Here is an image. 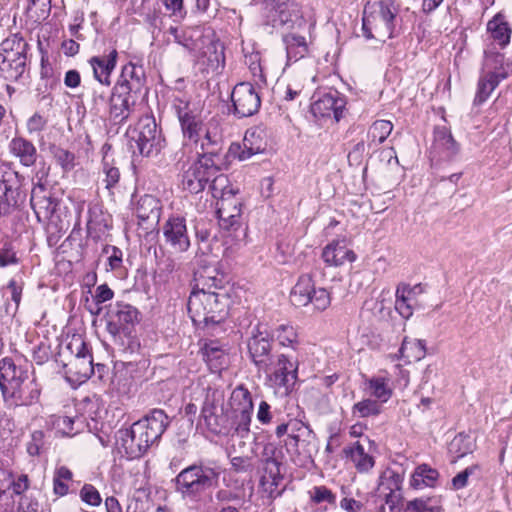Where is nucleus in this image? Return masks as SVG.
Segmentation results:
<instances>
[{"mask_svg": "<svg viewBox=\"0 0 512 512\" xmlns=\"http://www.w3.org/2000/svg\"><path fill=\"white\" fill-rule=\"evenodd\" d=\"M221 468L215 462L196 461L184 467L172 480L175 492L183 501L200 509L213 502Z\"/></svg>", "mask_w": 512, "mask_h": 512, "instance_id": "f257e3e1", "label": "nucleus"}, {"mask_svg": "<svg viewBox=\"0 0 512 512\" xmlns=\"http://www.w3.org/2000/svg\"><path fill=\"white\" fill-rule=\"evenodd\" d=\"M231 304L227 291H206L192 288L187 308L195 325L204 327L222 323L229 313Z\"/></svg>", "mask_w": 512, "mask_h": 512, "instance_id": "f03ea898", "label": "nucleus"}, {"mask_svg": "<svg viewBox=\"0 0 512 512\" xmlns=\"http://www.w3.org/2000/svg\"><path fill=\"white\" fill-rule=\"evenodd\" d=\"M226 176L219 175L212 180L210 188L217 201L216 214L219 227L226 231H236L241 226L242 202L236 198L239 189L228 185Z\"/></svg>", "mask_w": 512, "mask_h": 512, "instance_id": "7ed1b4c3", "label": "nucleus"}, {"mask_svg": "<svg viewBox=\"0 0 512 512\" xmlns=\"http://www.w3.org/2000/svg\"><path fill=\"white\" fill-rule=\"evenodd\" d=\"M377 9L367 13L364 10L362 19V30L364 36L368 39H385L393 38L395 34L398 6L394 0H380L376 3Z\"/></svg>", "mask_w": 512, "mask_h": 512, "instance_id": "20e7f679", "label": "nucleus"}, {"mask_svg": "<svg viewBox=\"0 0 512 512\" xmlns=\"http://www.w3.org/2000/svg\"><path fill=\"white\" fill-rule=\"evenodd\" d=\"M27 42L18 34L0 45V76L9 82L18 81L26 71Z\"/></svg>", "mask_w": 512, "mask_h": 512, "instance_id": "39448f33", "label": "nucleus"}, {"mask_svg": "<svg viewBox=\"0 0 512 512\" xmlns=\"http://www.w3.org/2000/svg\"><path fill=\"white\" fill-rule=\"evenodd\" d=\"M264 24L277 26H301L305 24L300 4L295 0H262Z\"/></svg>", "mask_w": 512, "mask_h": 512, "instance_id": "423d86ee", "label": "nucleus"}, {"mask_svg": "<svg viewBox=\"0 0 512 512\" xmlns=\"http://www.w3.org/2000/svg\"><path fill=\"white\" fill-rule=\"evenodd\" d=\"M129 148L133 156L155 157L161 149L160 134L157 123L151 116L140 118L137 127L132 132Z\"/></svg>", "mask_w": 512, "mask_h": 512, "instance_id": "0eeeda50", "label": "nucleus"}, {"mask_svg": "<svg viewBox=\"0 0 512 512\" xmlns=\"http://www.w3.org/2000/svg\"><path fill=\"white\" fill-rule=\"evenodd\" d=\"M484 55L485 65L487 67H491L493 70L483 72L480 75L473 100V104L475 106L482 105L486 102L500 82L508 77V72L502 68L504 60V55L502 53L486 50Z\"/></svg>", "mask_w": 512, "mask_h": 512, "instance_id": "6e6552de", "label": "nucleus"}, {"mask_svg": "<svg viewBox=\"0 0 512 512\" xmlns=\"http://www.w3.org/2000/svg\"><path fill=\"white\" fill-rule=\"evenodd\" d=\"M290 302L295 307L312 305L314 310L324 311L330 306V293L325 288H316L309 274L301 275L290 292Z\"/></svg>", "mask_w": 512, "mask_h": 512, "instance_id": "1a4fd4ad", "label": "nucleus"}, {"mask_svg": "<svg viewBox=\"0 0 512 512\" xmlns=\"http://www.w3.org/2000/svg\"><path fill=\"white\" fill-rule=\"evenodd\" d=\"M200 421H203L207 429L222 436H228V408L224 406V396L217 390L208 391L204 399Z\"/></svg>", "mask_w": 512, "mask_h": 512, "instance_id": "9d476101", "label": "nucleus"}, {"mask_svg": "<svg viewBox=\"0 0 512 512\" xmlns=\"http://www.w3.org/2000/svg\"><path fill=\"white\" fill-rule=\"evenodd\" d=\"M265 374L276 394L288 396L297 380L298 363L292 361L286 354H277L272 369Z\"/></svg>", "mask_w": 512, "mask_h": 512, "instance_id": "9b49d317", "label": "nucleus"}, {"mask_svg": "<svg viewBox=\"0 0 512 512\" xmlns=\"http://www.w3.org/2000/svg\"><path fill=\"white\" fill-rule=\"evenodd\" d=\"M170 424L168 415L162 409H152L143 418L132 424L138 436V441L144 444L146 450L157 443Z\"/></svg>", "mask_w": 512, "mask_h": 512, "instance_id": "f8f14e48", "label": "nucleus"}, {"mask_svg": "<svg viewBox=\"0 0 512 512\" xmlns=\"http://www.w3.org/2000/svg\"><path fill=\"white\" fill-rule=\"evenodd\" d=\"M139 311L136 307L117 302L107 313V332L116 342L122 335L130 337L132 329L139 322Z\"/></svg>", "mask_w": 512, "mask_h": 512, "instance_id": "ddd939ff", "label": "nucleus"}, {"mask_svg": "<svg viewBox=\"0 0 512 512\" xmlns=\"http://www.w3.org/2000/svg\"><path fill=\"white\" fill-rule=\"evenodd\" d=\"M249 357L258 371L269 373L276 355L272 349V337L267 331L252 332L247 341Z\"/></svg>", "mask_w": 512, "mask_h": 512, "instance_id": "4468645a", "label": "nucleus"}, {"mask_svg": "<svg viewBox=\"0 0 512 512\" xmlns=\"http://www.w3.org/2000/svg\"><path fill=\"white\" fill-rule=\"evenodd\" d=\"M219 170L214 162H184L182 167V186L184 190L197 194L204 190L207 183L216 176Z\"/></svg>", "mask_w": 512, "mask_h": 512, "instance_id": "2eb2a0df", "label": "nucleus"}, {"mask_svg": "<svg viewBox=\"0 0 512 512\" xmlns=\"http://www.w3.org/2000/svg\"><path fill=\"white\" fill-rule=\"evenodd\" d=\"M66 349L72 354L67 363H63L65 373L75 375L78 379H87L94 374L93 357L87 344L80 338L73 339Z\"/></svg>", "mask_w": 512, "mask_h": 512, "instance_id": "dca6fc26", "label": "nucleus"}, {"mask_svg": "<svg viewBox=\"0 0 512 512\" xmlns=\"http://www.w3.org/2000/svg\"><path fill=\"white\" fill-rule=\"evenodd\" d=\"M310 110L315 118H331L338 122L346 106L345 97L335 89L314 93Z\"/></svg>", "mask_w": 512, "mask_h": 512, "instance_id": "f3484780", "label": "nucleus"}, {"mask_svg": "<svg viewBox=\"0 0 512 512\" xmlns=\"http://www.w3.org/2000/svg\"><path fill=\"white\" fill-rule=\"evenodd\" d=\"M122 95L126 94L135 99L147 94L146 76L142 66L128 63L122 67L121 74L112 88Z\"/></svg>", "mask_w": 512, "mask_h": 512, "instance_id": "a211bd4d", "label": "nucleus"}, {"mask_svg": "<svg viewBox=\"0 0 512 512\" xmlns=\"http://www.w3.org/2000/svg\"><path fill=\"white\" fill-rule=\"evenodd\" d=\"M231 100L234 114L239 118L256 114L261 107V98L254 86L248 82L238 83L232 90Z\"/></svg>", "mask_w": 512, "mask_h": 512, "instance_id": "6ab92c4d", "label": "nucleus"}, {"mask_svg": "<svg viewBox=\"0 0 512 512\" xmlns=\"http://www.w3.org/2000/svg\"><path fill=\"white\" fill-rule=\"evenodd\" d=\"M28 380L27 371L18 367L12 358L5 357L0 361V390L4 402L15 393V390Z\"/></svg>", "mask_w": 512, "mask_h": 512, "instance_id": "aec40b11", "label": "nucleus"}, {"mask_svg": "<svg viewBox=\"0 0 512 512\" xmlns=\"http://www.w3.org/2000/svg\"><path fill=\"white\" fill-rule=\"evenodd\" d=\"M163 235L166 242L179 252H186L190 247V239L184 217H170L163 225Z\"/></svg>", "mask_w": 512, "mask_h": 512, "instance_id": "412c9836", "label": "nucleus"}, {"mask_svg": "<svg viewBox=\"0 0 512 512\" xmlns=\"http://www.w3.org/2000/svg\"><path fill=\"white\" fill-rule=\"evenodd\" d=\"M117 59L118 52L116 48H112L107 53L93 56L88 60L93 77L99 84L111 86V74L116 67Z\"/></svg>", "mask_w": 512, "mask_h": 512, "instance_id": "4be33fe9", "label": "nucleus"}, {"mask_svg": "<svg viewBox=\"0 0 512 512\" xmlns=\"http://www.w3.org/2000/svg\"><path fill=\"white\" fill-rule=\"evenodd\" d=\"M30 202L40 222L50 219L58 206L57 198L41 185L32 190Z\"/></svg>", "mask_w": 512, "mask_h": 512, "instance_id": "5701e85b", "label": "nucleus"}, {"mask_svg": "<svg viewBox=\"0 0 512 512\" xmlns=\"http://www.w3.org/2000/svg\"><path fill=\"white\" fill-rule=\"evenodd\" d=\"M115 445L118 452L128 459L139 458L147 452L143 443L140 447L138 436L132 427L120 429L116 432Z\"/></svg>", "mask_w": 512, "mask_h": 512, "instance_id": "b1692460", "label": "nucleus"}, {"mask_svg": "<svg viewBox=\"0 0 512 512\" xmlns=\"http://www.w3.org/2000/svg\"><path fill=\"white\" fill-rule=\"evenodd\" d=\"M322 259L328 266L340 267L346 263L354 262L356 254L348 247L344 239L335 240L324 247Z\"/></svg>", "mask_w": 512, "mask_h": 512, "instance_id": "393cba45", "label": "nucleus"}, {"mask_svg": "<svg viewBox=\"0 0 512 512\" xmlns=\"http://www.w3.org/2000/svg\"><path fill=\"white\" fill-rule=\"evenodd\" d=\"M195 55L212 71H218L224 67V47L218 40H213L209 36Z\"/></svg>", "mask_w": 512, "mask_h": 512, "instance_id": "a878e982", "label": "nucleus"}, {"mask_svg": "<svg viewBox=\"0 0 512 512\" xmlns=\"http://www.w3.org/2000/svg\"><path fill=\"white\" fill-rule=\"evenodd\" d=\"M137 99L121 92L111 89L109 98V115L110 119L115 123L124 122L130 115L131 111L137 103Z\"/></svg>", "mask_w": 512, "mask_h": 512, "instance_id": "bb28decb", "label": "nucleus"}, {"mask_svg": "<svg viewBox=\"0 0 512 512\" xmlns=\"http://www.w3.org/2000/svg\"><path fill=\"white\" fill-rule=\"evenodd\" d=\"M170 34L173 35L174 40L185 47L190 52H196L200 50L201 45L208 37L204 35L203 29L200 26L177 28L171 27Z\"/></svg>", "mask_w": 512, "mask_h": 512, "instance_id": "cd10ccee", "label": "nucleus"}, {"mask_svg": "<svg viewBox=\"0 0 512 512\" xmlns=\"http://www.w3.org/2000/svg\"><path fill=\"white\" fill-rule=\"evenodd\" d=\"M487 32L500 49L506 48L511 40L512 26L506 16L499 12L494 15L487 23Z\"/></svg>", "mask_w": 512, "mask_h": 512, "instance_id": "c85d7f7f", "label": "nucleus"}, {"mask_svg": "<svg viewBox=\"0 0 512 512\" xmlns=\"http://www.w3.org/2000/svg\"><path fill=\"white\" fill-rule=\"evenodd\" d=\"M283 480L284 477L280 470H272L271 474L268 471H263L259 481V488L269 501H273L280 497L285 490V486L282 485Z\"/></svg>", "mask_w": 512, "mask_h": 512, "instance_id": "c756f323", "label": "nucleus"}, {"mask_svg": "<svg viewBox=\"0 0 512 512\" xmlns=\"http://www.w3.org/2000/svg\"><path fill=\"white\" fill-rule=\"evenodd\" d=\"M40 386L33 379L24 381L23 385L15 390V393L8 397V402L15 406H29L38 402L40 397Z\"/></svg>", "mask_w": 512, "mask_h": 512, "instance_id": "7c9ffc66", "label": "nucleus"}, {"mask_svg": "<svg viewBox=\"0 0 512 512\" xmlns=\"http://www.w3.org/2000/svg\"><path fill=\"white\" fill-rule=\"evenodd\" d=\"M252 414L253 411L228 409V421L231 426L227 429L228 436L246 438L250 432Z\"/></svg>", "mask_w": 512, "mask_h": 512, "instance_id": "2f4dec72", "label": "nucleus"}, {"mask_svg": "<svg viewBox=\"0 0 512 512\" xmlns=\"http://www.w3.org/2000/svg\"><path fill=\"white\" fill-rule=\"evenodd\" d=\"M343 452L347 458L351 459L360 473L368 472L375 464L374 458L365 452L360 442H355L353 445L345 447Z\"/></svg>", "mask_w": 512, "mask_h": 512, "instance_id": "473e14b6", "label": "nucleus"}, {"mask_svg": "<svg viewBox=\"0 0 512 512\" xmlns=\"http://www.w3.org/2000/svg\"><path fill=\"white\" fill-rule=\"evenodd\" d=\"M439 478V472L428 464L418 465L410 479V485L414 489H423L425 487H435Z\"/></svg>", "mask_w": 512, "mask_h": 512, "instance_id": "72a5a7b5", "label": "nucleus"}, {"mask_svg": "<svg viewBox=\"0 0 512 512\" xmlns=\"http://www.w3.org/2000/svg\"><path fill=\"white\" fill-rule=\"evenodd\" d=\"M285 44L287 61L297 62L302 59L308 52V44L304 36L289 33L283 36Z\"/></svg>", "mask_w": 512, "mask_h": 512, "instance_id": "f704fd0d", "label": "nucleus"}, {"mask_svg": "<svg viewBox=\"0 0 512 512\" xmlns=\"http://www.w3.org/2000/svg\"><path fill=\"white\" fill-rule=\"evenodd\" d=\"M425 353L424 341L418 339L409 340L405 337L398 353L393 356V359H405L406 363H410L412 360H421L425 356Z\"/></svg>", "mask_w": 512, "mask_h": 512, "instance_id": "c9c22d12", "label": "nucleus"}, {"mask_svg": "<svg viewBox=\"0 0 512 512\" xmlns=\"http://www.w3.org/2000/svg\"><path fill=\"white\" fill-rule=\"evenodd\" d=\"M135 210L140 221H158L160 216L159 201L154 196L148 194L140 197Z\"/></svg>", "mask_w": 512, "mask_h": 512, "instance_id": "e433bc0d", "label": "nucleus"}, {"mask_svg": "<svg viewBox=\"0 0 512 512\" xmlns=\"http://www.w3.org/2000/svg\"><path fill=\"white\" fill-rule=\"evenodd\" d=\"M110 86L97 84L91 88L88 100L90 112L94 115H100L106 110L111 94Z\"/></svg>", "mask_w": 512, "mask_h": 512, "instance_id": "4c0bfd02", "label": "nucleus"}, {"mask_svg": "<svg viewBox=\"0 0 512 512\" xmlns=\"http://www.w3.org/2000/svg\"><path fill=\"white\" fill-rule=\"evenodd\" d=\"M284 454L281 447L274 443H267L264 445L262 451V470L268 471L271 474L272 470H280L283 465Z\"/></svg>", "mask_w": 512, "mask_h": 512, "instance_id": "58836bf2", "label": "nucleus"}, {"mask_svg": "<svg viewBox=\"0 0 512 512\" xmlns=\"http://www.w3.org/2000/svg\"><path fill=\"white\" fill-rule=\"evenodd\" d=\"M405 512H443L440 497H420L410 500L405 505Z\"/></svg>", "mask_w": 512, "mask_h": 512, "instance_id": "ea45409f", "label": "nucleus"}, {"mask_svg": "<svg viewBox=\"0 0 512 512\" xmlns=\"http://www.w3.org/2000/svg\"><path fill=\"white\" fill-rule=\"evenodd\" d=\"M369 394L376 398L381 405L392 396L393 391L389 386V380L383 377H373L367 381Z\"/></svg>", "mask_w": 512, "mask_h": 512, "instance_id": "a19ab883", "label": "nucleus"}, {"mask_svg": "<svg viewBox=\"0 0 512 512\" xmlns=\"http://www.w3.org/2000/svg\"><path fill=\"white\" fill-rule=\"evenodd\" d=\"M202 351L203 357L211 369L219 370L225 364L226 354L217 342L206 343Z\"/></svg>", "mask_w": 512, "mask_h": 512, "instance_id": "79ce46f5", "label": "nucleus"}, {"mask_svg": "<svg viewBox=\"0 0 512 512\" xmlns=\"http://www.w3.org/2000/svg\"><path fill=\"white\" fill-rule=\"evenodd\" d=\"M230 410L253 411V401L249 390L243 385L237 386L231 393L229 399Z\"/></svg>", "mask_w": 512, "mask_h": 512, "instance_id": "37998d69", "label": "nucleus"}, {"mask_svg": "<svg viewBox=\"0 0 512 512\" xmlns=\"http://www.w3.org/2000/svg\"><path fill=\"white\" fill-rule=\"evenodd\" d=\"M19 192L6 180H0V217L8 214L18 203Z\"/></svg>", "mask_w": 512, "mask_h": 512, "instance_id": "c03bdc74", "label": "nucleus"}, {"mask_svg": "<svg viewBox=\"0 0 512 512\" xmlns=\"http://www.w3.org/2000/svg\"><path fill=\"white\" fill-rule=\"evenodd\" d=\"M393 130V124L388 120L375 121L368 131L370 139L369 148H373L377 144L384 142Z\"/></svg>", "mask_w": 512, "mask_h": 512, "instance_id": "a18cd8bd", "label": "nucleus"}, {"mask_svg": "<svg viewBox=\"0 0 512 512\" xmlns=\"http://www.w3.org/2000/svg\"><path fill=\"white\" fill-rule=\"evenodd\" d=\"M382 412V405L373 399H364L352 407V415L358 418L377 416Z\"/></svg>", "mask_w": 512, "mask_h": 512, "instance_id": "49530a36", "label": "nucleus"}, {"mask_svg": "<svg viewBox=\"0 0 512 512\" xmlns=\"http://www.w3.org/2000/svg\"><path fill=\"white\" fill-rule=\"evenodd\" d=\"M73 474L66 466H60L55 469L53 476V491L58 496H64L68 493V482L72 480Z\"/></svg>", "mask_w": 512, "mask_h": 512, "instance_id": "de8ad7c7", "label": "nucleus"}, {"mask_svg": "<svg viewBox=\"0 0 512 512\" xmlns=\"http://www.w3.org/2000/svg\"><path fill=\"white\" fill-rule=\"evenodd\" d=\"M224 273L220 270L218 263L201 266L194 274V286L198 290H206V285L214 275Z\"/></svg>", "mask_w": 512, "mask_h": 512, "instance_id": "09e8293b", "label": "nucleus"}, {"mask_svg": "<svg viewBox=\"0 0 512 512\" xmlns=\"http://www.w3.org/2000/svg\"><path fill=\"white\" fill-rule=\"evenodd\" d=\"M244 148L242 149L239 144H232L228 150L226 158L229 160L230 158H235L238 156V160H246L258 153H260V148H254L252 146V142L248 137V133H246L243 140Z\"/></svg>", "mask_w": 512, "mask_h": 512, "instance_id": "8fccbe9b", "label": "nucleus"}, {"mask_svg": "<svg viewBox=\"0 0 512 512\" xmlns=\"http://www.w3.org/2000/svg\"><path fill=\"white\" fill-rule=\"evenodd\" d=\"M9 149L10 152L18 158L33 157L36 154L34 144L23 137H14L10 141Z\"/></svg>", "mask_w": 512, "mask_h": 512, "instance_id": "3c124183", "label": "nucleus"}, {"mask_svg": "<svg viewBox=\"0 0 512 512\" xmlns=\"http://www.w3.org/2000/svg\"><path fill=\"white\" fill-rule=\"evenodd\" d=\"M435 142L438 148L447 152V156L451 157L458 151V145L451 133L445 128H437L435 130Z\"/></svg>", "mask_w": 512, "mask_h": 512, "instance_id": "603ef678", "label": "nucleus"}, {"mask_svg": "<svg viewBox=\"0 0 512 512\" xmlns=\"http://www.w3.org/2000/svg\"><path fill=\"white\" fill-rule=\"evenodd\" d=\"M271 337H276L279 344L284 347H294L298 343L297 332L291 325H279L274 329Z\"/></svg>", "mask_w": 512, "mask_h": 512, "instance_id": "864d4df0", "label": "nucleus"}, {"mask_svg": "<svg viewBox=\"0 0 512 512\" xmlns=\"http://www.w3.org/2000/svg\"><path fill=\"white\" fill-rule=\"evenodd\" d=\"M403 477L392 469L385 470L380 476L379 490L401 491Z\"/></svg>", "mask_w": 512, "mask_h": 512, "instance_id": "5fc2aeb1", "label": "nucleus"}, {"mask_svg": "<svg viewBox=\"0 0 512 512\" xmlns=\"http://www.w3.org/2000/svg\"><path fill=\"white\" fill-rule=\"evenodd\" d=\"M411 296L406 295L405 289L396 290V301H395V309L398 313L405 319H409L413 314V308Z\"/></svg>", "mask_w": 512, "mask_h": 512, "instance_id": "6e6d98bb", "label": "nucleus"}, {"mask_svg": "<svg viewBox=\"0 0 512 512\" xmlns=\"http://www.w3.org/2000/svg\"><path fill=\"white\" fill-rule=\"evenodd\" d=\"M481 468L478 464L471 465L458 473L452 479V487L454 490H460L468 485V478L470 476H476V478H480Z\"/></svg>", "mask_w": 512, "mask_h": 512, "instance_id": "4d7b16f0", "label": "nucleus"}, {"mask_svg": "<svg viewBox=\"0 0 512 512\" xmlns=\"http://www.w3.org/2000/svg\"><path fill=\"white\" fill-rule=\"evenodd\" d=\"M45 434L41 430L31 433L30 440L26 444L27 453L30 456H39L45 449Z\"/></svg>", "mask_w": 512, "mask_h": 512, "instance_id": "13d9d810", "label": "nucleus"}, {"mask_svg": "<svg viewBox=\"0 0 512 512\" xmlns=\"http://www.w3.org/2000/svg\"><path fill=\"white\" fill-rule=\"evenodd\" d=\"M18 512H43V505L33 494H23L18 503Z\"/></svg>", "mask_w": 512, "mask_h": 512, "instance_id": "bf43d9fd", "label": "nucleus"}, {"mask_svg": "<svg viewBox=\"0 0 512 512\" xmlns=\"http://www.w3.org/2000/svg\"><path fill=\"white\" fill-rule=\"evenodd\" d=\"M310 498L312 502L315 504H319L322 502H327L329 504H334L336 502V495L328 489L326 486H315L312 491H310Z\"/></svg>", "mask_w": 512, "mask_h": 512, "instance_id": "052dcab7", "label": "nucleus"}, {"mask_svg": "<svg viewBox=\"0 0 512 512\" xmlns=\"http://www.w3.org/2000/svg\"><path fill=\"white\" fill-rule=\"evenodd\" d=\"M385 504L389 507V512H405L404 497L401 491H389L385 495Z\"/></svg>", "mask_w": 512, "mask_h": 512, "instance_id": "680f3d73", "label": "nucleus"}, {"mask_svg": "<svg viewBox=\"0 0 512 512\" xmlns=\"http://www.w3.org/2000/svg\"><path fill=\"white\" fill-rule=\"evenodd\" d=\"M315 440L316 434L314 431L312 429L306 431L302 438V442H300L301 455L306 458H312L313 453L317 451Z\"/></svg>", "mask_w": 512, "mask_h": 512, "instance_id": "e2e57ef3", "label": "nucleus"}, {"mask_svg": "<svg viewBox=\"0 0 512 512\" xmlns=\"http://www.w3.org/2000/svg\"><path fill=\"white\" fill-rule=\"evenodd\" d=\"M80 497L83 502L91 506H99L102 498L98 490L91 484H85L80 490Z\"/></svg>", "mask_w": 512, "mask_h": 512, "instance_id": "0e129e2a", "label": "nucleus"}, {"mask_svg": "<svg viewBox=\"0 0 512 512\" xmlns=\"http://www.w3.org/2000/svg\"><path fill=\"white\" fill-rule=\"evenodd\" d=\"M179 120L184 136H188L191 139L198 134V123L194 116L185 113L179 117Z\"/></svg>", "mask_w": 512, "mask_h": 512, "instance_id": "69168bd1", "label": "nucleus"}, {"mask_svg": "<svg viewBox=\"0 0 512 512\" xmlns=\"http://www.w3.org/2000/svg\"><path fill=\"white\" fill-rule=\"evenodd\" d=\"M18 258L12 245L8 242L3 243L0 247V267L17 264Z\"/></svg>", "mask_w": 512, "mask_h": 512, "instance_id": "338daca9", "label": "nucleus"}, {"mask_svg": "<svg viewBox=\"0 0 512 512\" xmlns=\"http://www.w3.org/2000/svg\"><path fill=\"white\" fill-rule=\"evenodd\" d=\"M47 119L39 113H34L26 123L27 131L29 134L40 133L45 130L47 126Z\"/></svg>", "mask_w": 512, "mask_h": 512, "instance_id": "774afa93", "label": "nucleus"}]
</instances>
